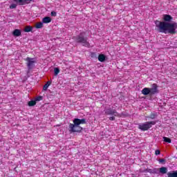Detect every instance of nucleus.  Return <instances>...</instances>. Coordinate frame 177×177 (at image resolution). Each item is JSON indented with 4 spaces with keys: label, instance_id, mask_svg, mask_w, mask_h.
<instances>
[{
    "label": "nucleus",
    "instance_id": "obj_1",
    "mask_svg": "<svg viewBox=\"0 0 177 177\" xmlns=\"http://www.w3.org/2000/svg\"><path fill=\"white\" fill-rule=\"evenodd\" d=\"M163 21H155L156 27L159 32L163 34H176L177 28V23H171L174 20V17L169 15H163Z\"/></svg>",
    "mask_w": 177,
    "mask_h": 177
},
{
    "label": "nucleus",
    "instance_id": "obj_2",
    "mask_svg": "<svg viewBox=\"0 0 177 177\" xmlns=\"http://www.w3.org/2000/svg\"><path fill=\"white\" fill-rule=\"evenodd\" d=\"M84 124H86V120L85 118H75L73 120V124L71 123L69 124L70 132H81L82 131V127L80 125Z\"/></svg>",
    "mask_w": 177,
    "mask_h": 177
},
{
    "label": "nucleus",
    "instance_id": "obj_3",
    "mask_svg": "<svg viewBox=\"0 0 177 177\" xmlns=\"http://www.w3.org/2000/svg\"><path fill=\"white\" fill-rule=\"evenodd\" d=\"M142 93L145 96L147 95H149V96H153V95L158 93V86H157V84H153L152 85V88L145 87L142 90Z\"/></svg>",
    "mask_w": 177,
    "mask_h": 177
},
{
    "label": "nucleus",
    "instance_id": "obj_4",
    "mask_svg": "<svg viewBox=\"0 0 177 177\" xmlns=\"http://www.w3.org/2000/svg\"><path fill=\"white\" fill-rule=\"evenodd\" d=\"M75 42L77 44H82L83 46L86 48H91V44L88 41V37H84L82 33H80L75 39Z\"/></svg>",
    "mask_w": 177,
    "mask_h": 177
},
{
    "label": "nucleus",
    "instance_id": "obj_5",
    "mask_svg": "<svg viewBox=\"0 0 177 177\" xmlns=\"http://www.w3.org/2000/svg\"><path fill=\"white\" fill-rule=\"evenodd\" d=\"M156 121H150V122H146L142 124H140L138 125V129H140V131H149L153 125H156Z\"/></svg>",
    "mask_w": 177,
    "mask_h": 177
},
{
    "label": "nucleus",
    "instance_id": "obj_6",
    "mask_svg": "<svg viewBox=\"0 0 177 177\" xmlns=\"http://www.w3.org/2000/svg\"><path fill=\"white\" fill-rule=\"evenodd\" d=\"M105 114L106 115H114L115 117H121V114L118 113L115 109L111 108L105 110Z\"/></svg>",
    "mask_w": 177,
    "mask_h": 177
},
{
    "label": "nucleus",
    "instance_id": "obj_7",
    "mask_svg": "<svg viewBox=\"0 0 177 177\" xmlns=\"http://www.w3.org/2000/svg\"><path fill=\"white\" fill-rule=\"evenodd\" d=\"M25 62H27L26 65L28 70H31L34 67L35 63V61H34V58H30L28 57L25 59Z\"/></svg>",
    "mask_w": 177,
    "mask_h": 177
},
{
    "label": "nucleus",
    "instance_id": "obj_8",
    "mask_svg": "<svg viewBox=\"0 0 177 177\" xmlns=\"http://www.w3.org/2000/svg\"><path fill=\"white\" fill-rule=\"evenodd\" d=\"M12 35H14V37H20V35H21V30L19 29L14 30L12 32Z\"/></svg>",
    "mask_w": 177,
    "mask_h": 177
},
{
    "label": "nucleus",
    "instance_id": "obj_9",
    "mask_svg": "<svg viewBox=\"0 0 177 177\" xmlns=\"http://www.w3.org/2000/svg\"><path fill=\"white\" fill-rule=\"evenodd\" d=\"M50 21H52V18L50 17H45L42 19V23L48 24L50 23Z\"/></svg>",
    "mask_w": 177,
    "mask_h": 177
},
{
    "label": "nucleus",
    "instance_id": "obj_10",
    "mask_svg": "<svg viewBox=\"0 0 177 177\" xmlns=\"http://www.w3.org/2000/svg\"><path fill=\"white\" fill-rule=\"evenodd\" d=\"M167 177H177V171H169Z\"/></svg>",
    "mask_w": 177,
    "mask_h": 177
},
{
    "label": "nucleus",
    "instance_id": "obj_11",
    "mask_svg": "<svg viewBox=\"0 0 177 177\" xmlns=\"http://www.w3.org/2000/svg\"><path fill=\"white\" fill-rule=\"evenodd\" d=\"M159 172L162 174H167L168 172V169H167V167H162L159 169Z\"/></svg>",
    "mask_w": 177,
    "mask_h": 177
},
{
    "label": "nucleus",
    "instance_id": "obj_12",
    "mask_svg": "<svg viewBox=\"0 0 177 177\" xmlns=\"http://www.w3.org/2000/svg\"><path fill=\"white\" fill-rule=\"evenodd\" d=\"M98 60H99V62H101V63H103V62H104L106 60V56L103 54H100L98 56Z\"/></svg>",
    "mask_w": 177,
    "mask_h": 177
},
{
    "label": "nucleus",
    "instance_id": "obj_13",
    "mask_svg": "<svg viewBox=\"0 0 177 177\" xmlns=\"http://www.w3.org/2000/svg\"><path fill=\"white\" fill-rule=\"evenodd\" d=\"M50 84H52V82L48 81L46 84H45L44 86H43V90L48 91V88L50 86Z\"/></svg>",
    "mask_w": 177,
    "mask_h": 177
},
{
    "label": "nucleus",
    "instance_id": "obj_14",
    "mask_svg": "<svg viewBox=\"0 0 177 177\" xmlns=\"http://www.w3.org/2000/svg\"><path fill=\"white\" fill-rule=\"evenodd\" d=\"M35 104H37L35 100H30L28 102V106H29V107H32V106H35Z\"/></svg>",
    "mask_w": 177,
    "mask_h": 177
},
{
    "label": "nucleus",
    "instance_id": "obj_15",
    "mask_svg": "<svg viewBox=\"0 0 177 177\" xmlns=\"http://www.w3.org/2000/svg\"><path fill=\"white\" fill-rule=\"evenodd\" d=\"M24 31L25 32H30V31H32V26H26Z\"/></svg>",
    "mask_w": 177,
    "mask_h": 177
},
{
    "label": "nucleus",
    "instance_id": "obj_16",
    "mask_svg": "<svg viewBox=\"0 0 177 177\" xmlns=\"http://www.w3.org/2000/svg\"><path fill=\"white\" fill-rule=\"evenodd\" d=\"M163 140L165 143H171L172 140L168 137H163Z\"/></svg>",
    "mask_w": 177,
    "mask_h": 177
},
{
    "label": "nucleus",
    "instance_id": "obj_17",
    "mask_svg": "<svg viewBox=\"0 0 177 177\" xmlns=\"http://www.w3.org/2000/svg\"><path fill=\"white\" fill-rule=\"evenodd\" d=\"M36 28H42V27H44V23L43 22H38L36 24Z\"/></svg>",
    "mask_w": 177,
    "mask_h": 177
},
{
    "label": "nucleus",
    "instance_id": "obj_18",
    "mask_svg": "<svg viewBox=\"0 0 177 177\" xmlns=\"http://www.w3.org/2000/svg\"><path fill=\"white\" fill-rule=\"evenodd\" d=\"M60 73V69L59 68H54V75H57Z\"/></svg>",
    "mask_w": 177,
    "mask_h": 177
},
{
    "label": "nucleus",
    "instance_id": "obj_19",
    "mask_svg": "<svg viewBox=\"0 0 177 177\" xmlns=\"http://www.w3.org/2000/svg\"><path fill=\"white\" fill-rule=\"evenodd\" d=\"M16 8H17V5L12 3L10 6V9H16Z\"/></svg>",
    "mask_w": 177,
    "mask_h": 177
},
{
    "label": "nucleus",
    "instance_id": "obj_20",
    "mask_svg": "<svg viewBox=\"0 0 177 177\" xmlns=\"http://www.w3.org/2000/svg\"><path fill=\"white\" fill-rule=\"evenodd\" d=\"M42 100V96H38L35 99V102H41Z\"/></svg>",
    "mask_w": 177,
    "mask_h": 177
},
{
    "label": "nucleus",
    "instance_id": "obj_21",
    "mask_svg": "<svg viewBox=\"0 0 177 177\" xmlns=\"http://www.w3.org/2000/svg\"><path fill=\"white\" fill-rule=\"evenodd\" d=\"M158 162H159L160 164H165V159H164V158L159 159V160H158Z\"/></svg>",
    "mask_w": 177,
    "mask_h": 177
},
{
    "label": "nucleus",
    "instance_id": "obj_22",
    "mask_svg": "<svg viewBox=\"0 0 177 177\" xmlns=\"http://www.w3.org/2000/svg\"><path fill=\"white\" fill-rule=\"evenodd\" d=\"M155 154L156 156H160V154H161V151H160L159 149L156 150Z\"/></svg>",
    "mask_w": 177,
    "mask_h": 177
},
{
    "label": "nucleus",
    "instance_id": "obj_23",
    "mask_svg": "<svg viewBox=\"0 0 177 177\" xmlns=\"http://www.w3.org/2000/svg\"><path fill=\"white\" fill-rule=\"evenodd\" d=\"M14 2H16V3H21L24 2V0H13Z\"/></svg>",
    "mask_w": 177,
    "mask_h": 177
},
{
    "label": "nucleus",
    "instance_id": "obj_24",
    "mask_svg": "<svg viewBox=\"0 0 177 177\" xmlns=\"http://www.w3.org/2000/svg\"><path fill=\"white\" fill-rule=\"evenodd\" d=\"M57 15V14L56 13V12H55V11L51 12V16L56 17Z\"/></svg>",
    "mask_w": 177,
    "mask_h": 177
},
{
    "label": "nucleus",
    "instance_id": "obj_25",
    "mask_svg": "<svg viewBox=\"0 0 177 177\" xmlns=\"http://www.w3.org/2000/svg\"><path fill=\"white\" fill-rule=\"evenodd\" d=\"M110 121H114L115 120V117L111 116L109 118Z\"/></svg>",
    "mask_w": 177,
    "mask_h": 177
},
{
    "label": "nucleus",
    "instance_id": "obj_26",
    "mask_svg": "<svg viewBox=\"0 0 177 177\" xmlns=\"http://www.w3.org/2000/svg\"><path fill=\"white\" fill-rule=\"evenodd\" d=\"M91 57H96V53H91Z\"/></svg>",
    "mask_w": 177,
    "mask_h": 177
},
{
    "label": "nucleus",
    "instance_id": "obj_27",
    "mask_svg": "<svg viewBox=\"0 0 177 177\" xmlns=\"http://www.w3.org/2000/svg\"><path fill=\"white\" fill-rule=\"evenodd\" d=\"M150 118H151V120H154L155 115H151Z\"/></svg>",
    "mask_w": 177,
    "mask_h": 177
},
{
    "label": "nucleus",
    "instance_id": "obj_28",
    "mask_svg": "<svg viewBox=\"0 0 177 177\" xmlns=\"http://www.w3.org/2000/svg\"><path fill=\"white\" fill-rule=\"evenodd\" d=\"M24 1H27V0H24Z\"/></svg>",
    "mask_w": 177,
    "mask_h": 177
}]
</instances>
